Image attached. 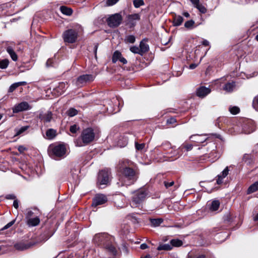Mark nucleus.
Returning a JSON list of instances; mask_svg holds the SVG:
<instances>
[{
	"instance_id": "1a4fd4ad",
	"label": "nucleus",
	"mask_w": 258,
	"mask_h": 258,
	"mask_svg": "<svg viewBox=\"0 0 258 258\" xmlns=\"http://www.w3.org/2000/svg\"><path fill=\"white\" fill-rule=\"evenodd\" d=\"M122 17L119 13H116L109 16L107 19V23L110 27H117L121 23Z\"/></svg>"
},
{
	"instance_id": "13d9d810",
	"label": "nucleus",
	"mask_w": 258,
	"mask_h": 258,
	"mask_svg": "<svg viewBox=\"0 0 258 258\" xmlns=\"http://www.w3.org/2000/svg\"><path fill=\"white\" fill-rule=\"evenodd\" d=\"M18 150L20 153H23L25 151L27 150V148L24 146L21 145L18 147Z\"/></svg>"
},
{
	"instance_id": "dca6fc26",
	"label": "nucleus",
	"mask_w": 258,
	"mask_h": 258,
	"mask_svg": "<svg viewBox=\"0 0 258 258\" xmlns=\"http://www.w3.org/2000/svg\"><path fill=\"white\" fill-rule=\"evenodd\" d=\"M34 244L31 242L26 243L24 242H19L14 244V247L18 250H24L27 249L33 246Z\"/></svg>"
},
{
	"instance_id": "f3484780",
	"label": "nucleus",
	"mask_w": 258,
	"mask_h": 258,
	"mask_svg": "<svg viewBox=\"0 0 258 258\" xmlns=\"http://www.w3.org/2000/svg\"><path fill=\"white\" fill-rule=\"evenodd\" d=\"M211 90L210 88L202 86L197 90L196 93L198 96L203 98L209 94Z\"/></svg>"
},
{
	"instance_id": "7ed1b4c3",
	"label": "nucleus",
	"mask_w": 258,
	"mask_h": 258,
	"mask_svg": "<svg viewBox=\"0 0 258 258\" xmlns=\"http://www.w3.org/2000/svg\"><path fill=\"white\" fill-rule=\"evenodd\" d=\"M149 197V191L145 188L142 187L133 192L132 196V204L135 207L139 206Z\"/></svg>"
},
{
	"instance_id": "f257e3e1",
	"label": "nucleus",
	"mask_w": 258,
	"mask_h": 258,
	"mask_svg": "<svg viewBox=\"0 0 258 258\" xmlns=\"http://www.w3.org/2000/svg\"><path fill=\"white\" fill-rule=\"evenodd\" d=\"M122 164L119 169L121 175L122 185L128 186L134 184L139 177L138 171L127 166L124 162Z\"/></svg>"
},
{
	"instance_id": "5701e85b",
	"label": "nucleus",
	"mask_w": 258,
	"mask_h": 258,
	"mask_svg": "<svg viewBox=\"0 0 258 258\" xmlns=\"http://www.w3.org/2000/svg\"><path fill=\"white\" fill-rule=\"evenodd\" d=\"M235 83L234 82H228L224 85L223 89L227 92H231L235 88Z\"/></svg>"
},
{
	"instance_id": "c85d7f7f",
	"label": "nucleus",
	"mask_w": 258,
	"mask_h": 258,
	"mask_svg": "<svg viewBox=\"0 0 258 258\" xmlns=\"http://www.w3.org/2000/svg\"><path fill=\"white\" fill-rule=\"evenodd\" d=\"M258 190V181L251 184L247 189V194H250Z\"/></svg>"
},
{
	"instance_id": "3c124183",
	"label": "nucleus",
	"mask_w": 258,
	"mask_h": 258,
	"mask_svg": "<svg viewBox=\"0 0 258 258\" xmlns=\"http://www.w3.org/2000/svg\"><path fill=\"white\" fill-rule=\"evenodd\" d=\"M15 220H12V221H11L9 223H8L7 225H6L2 228V230H5V229H7L10 228V227H11L15 223Z\"/></svg>"
},
{
	"instance_id": "72a5a7b5",
	"label": "nucleus",
	"mask_w": 258,
	"mask_h": 258,
	"mask_svg": "<svg viewBox=\"0 0 258 258\" xmlns=\"http://www.w3.org/2000/svg\"><path fill=\"white\" fill-rule=\"evenodd\" d=\"M171 245H172V248L173 247H179L183 244L182 241L178 239H173L170 241Z\"/></svg>"
},
{
	"instance_id": "4468645a",
	"label": "nucleus",
	"mask_w": 258,
	"mask_h": 258,
	"mask_svg": "<svg viewBox=\"0 0 258 258\" xmlns=\"http://www.w3.org/2000/svg\"><path fill=\"white\" fill-rule=\"evenodd\" d=\"M114 102L116 104L113 106L111 104H110V101L108 102V104L109 106H107L106 109L109 113H114L119 111L118 105L120 104L119 100L118 98H113L112 102Z\"/></svg>"
},
{
	"instance_id": "4be33fe9",
	"label": "nucleus",
	"mask_w": 258,
	"mask_h": 258,
	"mask_svg": "<svg viewBox=\"0 0 258 258\" xmlns=\"http://www.w3.org/2000/svg\"><path fill=\"white\" fill-rule=\"evenodd\" d=\"M140 19V15L139 14L129 15L127 16L128 23L132 26H135L136 25L135 21L139 20Z\"/></svg>"
},
{
	"instance_id": "bf43d9fd",
	"label": "nucleus",
	"mask_w": 258,
	"mask_h": 258,
	"mask_svg": "<svg viewBox=\"0 0 258 258\" xmlns=\"http://www.w3.org/2000/svg\"><path fill=\"white\" fill-rule=\"evenodd\" d=\"M6 198L8 200H16V196L13 194L7 195Z\"/></svg>"
},
{
	"instance_id": "423d86ee",
	"label": "nucleus",
	"mask_w": 258,
	"mask_h": 258,
	"mask_svg": "<svg viewBox=\"0 0 258 258\" xmlns=\"http://www.w3.org/2000/svg\"><path fill=\"white\" fill-rule=\"evenodd\" d=\"M110 240H114V238L105 233L96 234L93 239V241L95 244L102 247H104Z\"/></svg>"
},
{
	"instance_id": "2f4dec72",
	"label": "nucleus",
	"mask_w": 258,
	"mask_h": 258,
	"mask_svg": "<svg viewBox=\"0 0 258 258\" xmlns=\"http://www.w3.org/2000/svg\"><path fill=\"white\" fill-rule=\"evenodd\" d=\"M59 9L61 12L64 15L70 16L72 14L73 11L71 8L63 6H61Z\"/></svg>"
},
{
	"instance_id": "cd10ccee",
	"label": "nucleus",
	"mask_w": 258,
	"mask_h": 258,
	"mask_svg": "<svg viewBox=\"0 0 258 258\" xmlns=\"http://www.w3.org/2000/svg\"><path fill=\"white\" fill-rule=\"evenodd\" d=\"M242 160L247 164H250L253 162V157L251 154H245L243 156Z\"/></svg>"
},
{
	"instance_id": "69168bd1",
	"label": "nucleus",
	"mask_w": 258,
	"mask_h": 258,
	"mask_svg": "<svg viewBox=\"0 0 258 258\" xmlns=\"http://www.w3.org/2000/svg\"><path fill=\"white\" fill-rule=\"evenodd\" d=\"M148 247V245L146 243H143L140 245V248L142 249H145Z\"/></svg>"
},
{
	"instance_id": "79ce46f5",
	"label": "nucleus",
	"mask_w": 258,
	"mask_h": 258,
	"mask_svg": "<svg viewBox=\"0 0 258 258\" xmlns=\"http://www.w3.org/2000/svg\"><path fill=\"white\" fill-rule=\"evenodd\" d=\"M67 113L69 116L73 117L78 114V111L74 108H71L68 110Z\"/></svg>"
},
{
	"instance_id": "e2e57ef3",
	"label": "nucleus",
	"mask_w": 258,
	"mask_h": 258,
	"mask_svg": "<svg viewBox=\"0 0 258 258\" xmlns=\"http://www.w3.org/2000/svg\"><path fill=\"white\" fill-rule=\"evenodd\" d=\"M127 143H128V141H127V139L125 138L123 144H120V142H118V145H119V146H120L121 147H124V146H125L127 144Z\"/></svg>"
},
{
	"instance_id": "e433bc0d",
	"label": "nucleus",
	"mask_w": 258,
	"mask_h": 258,
	"mask_svg": "<svg viewBox=\"0 0 258 258\" xmlns=\"http://www.w3.org/2000/svg\"><path fill=\"white\" fill-rule=\"evenodd\" d=\"M130 50L132 52L135 54H138L142 55L140 47H139L137 46H131L130 48Z\"/></svg>"
},
{
	"instance_id": "7c9ffc66",
	"label": "nucleus",
	"mask_w": 258,
	"mask_h": 258,
	"mask_svg": "<svg viewBox=\"0 0 258 258\" xmlns=\"http://www.w3.org/2000/svg\"><path fill=\"white\" fill-rule=\"evenodd\" d=\"M150 221L152 226L157 227L163 223V220L162 218L150 219Z\"/></svg>"
},
{
	"instance_id": "4d7b16f0",
	"label": "nucleus",
	"mask_w": 258,
	"mask_h": 258,
	"mask_svg": "<svg viewBox=\"0 0 258 258\" xmlns=\"http://www.w3.org/2000/svg\"><path fill=\"white\" fill-rule=\"evenodd\" d=\"M34 213L31 211L28 210L26 214V218L28 220L29 218H31V217L33 216Z\"/></svg>"
},
{
	"instance_id": "ea45409f",
	"label": "nucleus",
	"mask_w": 258,
	"mask_h": 258,
	"mask_svg": "<svg viewBox=\"0 0 258 258\" xmlns=\"http://www.w3.org/2000/svg\"><path fill=\"white\" fill-rule=\"evenodd\" d=\"M136 41V37L134 35H130L126 36L125 38V41L127 43H134Z\"/></svg>"
},
{
	"instance_id": "37998d69",
	"label": "nucleus",
	"mask_w": 258,
	"mask_h": 258,
	"mask_svg": "<svg viewBox=\"0 0 258 258\" xmlns=\"http://www.w3.org/2000/svg\"><path fill=\"white\" fill-rule=\"evenodd\" d=\"M229 111L232 114H236L239 113L240 109L237 106L230 107L229 108Z\"/></svg>"
},
{
	"instance_id": "8fccbe9b",
	"label": "nucleus",
	"mask_w": 258,
	"mask_h": 258,
	"mask_svg": "<svg viewBox=\"0 0 258 258\" xmlns=\"http://www.w3.org/2000/svg\"><path fill=\"white\" fill-rule=\"evenodd\" d=\"M180 148H184L187 151H189L192 149V145L191 144H185L183 145Z\"/></svg>"
},
{
	"instance_id": "9b49d317",
	"label": "nucleus",
	"mask_w": 258,
	"mask_h": 258,
	"mask_svg": "<svg viewBox=\"0 0 258 258\" xmlns=\"http://www.w3.org/2000/svg\"><path fill=\"white\" fill-rule=\"evenodd\" d=\"M37 117L44 123H48L50 122L52 119V113L50 111H47L45 112L40 111Z\"/></svg>"
},
{
	"instance_id": "09e8293b",
	"label": "nucleus",
	"mask_w": 258,
	"mask_h": 258,
	"mask_svg": "<svg viewBox=\"0 0 258 258\" xmlns=\"http://www.w3.org/2000/svg\"><path fill=\"white\" fill-rule=\"evenodd\" d=\"M252 105L253 108L258 111V95L253 99Z\"/></svg>"
},
{
	"instance_id": "052dcab7",
	"label": "nucleus",
	"mask_w": 258,
	"mask_h": 258,
	"mask_svg": "<svg viewBox=\"0 0 258 258\" xmlns=\"http://www.w3.org/2000/svg\"><path fill=\"white\" fill-rule=\"evenodd\" d=\"M191 3L196 8L198 5L200 4V0H190Z\"/></svg>"
},
{
	"instance_id": "393cba45",
	"label": "nucleus",
	"mask_w": 258,
	"mask_h": 258,
	"mask_svg": "<svg viewBox=\"0 0 258 258\" xmlns=\"http://www.w3.org/2000/svg\"><path fill=\"white\" fill-rule=\"evenodd\" d=\"M183 21V18L180 15H176L173 17V25L174 26H179L181 25Z\"/></svg>"
},
{
	"instance_id": "58836bf2",
	"label": "nucleus",
	"mask_w": 258,
	"mask_h": 258,
	"mask_svg": "<svg viewBox=\"0 0 258 258\" xmlns=\"http://www.w3.org/2000/svg\"><path fill=\"white\" fill-rule=\"evenodd\" d=\"M29 128V126H23L20 128H17L16 131V136H19L23 133Z\"/></svg>"
},
{
	"instance_id": "de8ad7c7",
	"label": "nucleus",
	"mask_w": 258,
	"mask_h": 258,
	"mask_svg": "<svg viewBox=\"0 0 258 258\" xmlns=\"http://www.w3.org/2000/svg\"><path fill=\"white\" fill-rule=\"evenodd\" d=\"M145 146V144L144 143L139 144L137 142L135 143V147L137 150L141 151L142 150Z\"/></svg>"
},
{
	"instance_id": "5fc2aeb1",
	"label": "nucleus",
	"mask_w": 258,
	"mask_h": 258,
	"mask_svg": "<svg viewBox=\"0 0 258 258\" xmlns=\"http://www.w3.org/2000/svg\"><path fill=\"white\" fill-rule=\"evenodd\" d=\"M174 181H172L170 182H168L166 181H164V184L166 188H169L170 186H172L174 184Z\"/></svg>"
},
{
	"instance_id": "c756f323",
	"label": "nucleus",
	"mask_w": 258,
	"mask_h": 258,
	"mask_svg": "<svg viewBox=\"0 0 258 258\" xmlns=\"http://www.w3.org/2000/svg\"><path fill=\"white\" fill-rule=\"evenodd\" d=\"M158 250H170L172 249V245L170 242L169 243L160 244L157 247Z\"/></svg>"
},
{
	"instance_id": "6e6d98bb",
	"label": "nucleus",
	"mask_w": 258,
	"mask_h": 258,
	"mask_svg": "<svg viewBox=\"0 0 258 258\" xmlns=\"http://www.w3.org/2000/svg\"><path fill=\"white\" fill-rule=\"evenodd\" d=\"M53 60L52 59L49 58L48 59L46 62V66L47 67H50L53 66Z\"/></svg>"
},
{
	"instance_id": "bb28decb",
	"label": "nucleus",
	"mask_w": 258,
	"mask_h": 258,
	"mask_svg": "<svg viewBox=\"0 0 258 258\" xmlns=\"http://www.w3.org/2000/svg\"><path fill=\"white\" fill-rule=\"evenodd\" d=\"M46 138L49 140L53 139L56 136V130L49 128L46 132Z\"/></svg>"
},
{
	"instance_id": "a19ab883",
	"label": "nucleus",
	"mask_w": 258,
	"mask_h": 258,
	"mask_svg": "<svg viewBox=\"0 0 258 258\" xmlns=\"http://www.w3.org/2000/svg\"><path fill=\"white\" fill-rule=\"evenodd\" d=\"M195 24V22L192 20H190L185 22L184 23V27L188 29H191L193 28Z\"/></svg>"
},
{
	"instance_id": "39448f33",
	"label": "nucleus",
	"mask_w": 258,
	"mask_h": 258,
	"mask_svg": "<svg viewBox=\"0 0 258 258\" xmlns=\"http://www.w3.org/2000/svg\"><path fill=\"white\" fill-rule=\"evenodd\" d=\"M111 171L109 169H104L98 173L97 178V185L100 188H104V186L109 184L110 180Z\"/></svg>"
},
{
	"instance_id": "f704fd0d",
	"label": "nucleus",
	"mask_w": 258,
	"mask_h": 258,
	"mask_svg": "<svg viewBox=\"0 0 258 258\" xmlns=\"http://www.w3.org/2000/svg\"><path fill=\"white\" fill-rule=\"evenodd\" d=\"M26 83L25 82H20L13 84L9 88V92H13L17 88L22 85H25Z\"/></svg>"
},
{
	"instance_id": "338daca9",
	"label": "nucleus",
	"mask_w": 258,
	"mask_h": 258,
	"mask_svg": "<svg viewBox=\"0 0 258 258\" xmlns=\"http://www.w3.org/2000/svg\"><path fill=\"white\" fill-rule=\"evenodd\" d=\"M202 44L204 46H209L210 44L209 42L207 40H204L202 42Z\"/></svg>"
},
{
	"instance_id": "6e6552de",
	"label": "nucleus",
	"mask_w": 258,
	"mask_h": 258,
	"mask_svg": "<svg viewBox=\"0 0 258 258\" xmlns=\"http://www.w3.org/2000/svg\"><path fill=\"white\" fill-rule=\"evenodd\" d=\"M95 76L92 74H84L78 77L75 82L76 85L82 87L86 84L94 81Z\"/></svg>"
},
{
	"instance_id": "f8f14e48",
	"label": "nucleus",
	"mask_w": 258,
	"mask_h": 258,
	"mask_svg": "<svg viewBox=\"0 0 258 258\" xmlns=\"http://www.w3.org/2000/svg\"><path fill=\"white\" fill-rule=\"evenodd\" d=\"M31 107L29 105L28 102L23 101L16 104L13 108V111L14 113H16L19 112L30 110Z\"/></svg>"
},
{
	"instance_id": "ddd939ff",
	"label": "nucleus",
	"mask_w": 258,
	"mask_h": 258,
	"mask_svg": "<svg viewBox=\"0 0 258 258\" xmlns=\"http://www.w3.org/2000/svg\"><path fill=\"white\" fill-rule=\"evenodd\" d=\"M161 147H162L163 150L164 151H167L168 149H172L173 150H175V147L174 146H172L170 143L168 141H165L162 143V145H161ZM167 154H169L171 155V157H176V158L179 157V155H178V151L174 150V152L168 153L167 152Z\"/></svg>"
},
{
	"instance_id": "0eeeda50",
	"label": "nucleus",
	"mask_w": 258,
	"mask_h": 258,
	"mask_svg": "<svg viewBox=\"0 0 258 258\" xmlns=\"http://www.w3.org/2000/svg\"><path fill=\"white\" fill-rule=\"evenodd\" d=\"M78 36V31L74 29H70L65 31L62 34V37L65 42L69 43H75Z\"/></svg>"
},
{
	"instance_id": "f03ea898",
	"label": "nucleus",
	"mask_w": 258,
	"mask_h": 258,
	"mask_svg": "<svg viewBox=\"0 0 258 258\" xmlns=\"http://www.w3.org/2000/svg\"><path fill=\"white\" fill-rule=\"evenodd\" d=\"M67 149L64 145H51L48 149L49 156L56 160L64 158L66 156Z\"/></svg>"
},
{
	"instance_id": "c9c22d12",
	"label": "nucleus",
	"mask_w": 258,
	"mask_h": 258,
	"mask_svg": "<svg viewBox=\"0 0 258 258\" xmlns=\"http://www.w3.org/2000/svg\"><path fill=\"white\" fill-rule=\"evenodd\" d=\"M122 56L121 52L118 51H115L112 56V61L113 63L116 62L117 61L119 60L120 58Z\"/></svg>"
},
{
	"instance_id": "4c0bfd02",
	"label": "nucleus",
	"mask_w": 258,
	"mask_h": 258,
	"mask_svg": "<svg viewBox=\"0 0 258 258\" xmlns=\"http://www.w3.org/2000/svg\"><path fill=\"white\" fill-rule=\"evenodd\" d=\"M9 64V61L7 59L0 60V68L2 69H6Z\"/></svg>"
},
{
	"instance_id": "49530a36",
	"label": "nucleus",
	"mask_w": 258,
	"mask_h": 258,
	"mask_svg": "<svg viewBox=\"0 0 258 258\" xmlns=\"http://www.w3.org/2000/svg\"><path fill=\"white\" fill-rule=\"evenodd\" d=\"M197 9L199 10V11L203 14H205L207 12L206 8L202 5L199 4L196 7Z\"/></svg>"
},
{
	"instance_id": "2eb2a0df",
	"label": "nucleus",
	"mask_w": 258,
	"mask_h": 258,
	"mask_svg": "<svg viewBox=\"0 0 258 258\" xmlns=\"http://www.w3.org/2000/svg\"><path fill=\"white\" fill-rule=\"evenodd\" d=\"M113 240H110L103 247L108 251L110 255L115 256L117 254V250L116 248L113 244Z\"/></svg>"
},
{
	"instance_id": "412c9836",
	"label": "nucleus",
	"mask_w": 258,
	"mask_h": 258,
	"mask_svg": "<svg viewBox=\"0 0 258 258\" xmlns=\"http://www.w3.org/2000/svg\"><path fill=\"white\" fill-rule=\"evenodd\" d=\"M229 168L228 167H226L221 172V174L217 175V179L216 182L218 184H221L223 183V179L224 178L226 177L228 173H229Z\"/></svg>"
},
{
	"instance_id": "473e14b6",
	"label": "nucleus",
	"mask_w": 258,
	"mask_h": 258,
	"mask_svg": "<svg viewBox=\"0 0 258 258\" xmlns=\"http://www.w3.org/2000/svg\"><path fill=\"white\" fill-rule=\"evenodd\" d=\"M220 202L218 200H214L211 203L210 210L211 211H216L218 210L220 206Z\"/></svg>"
},
{
	"instance_id": "774afa93",
	"label": "nucleus",
	"mask_w": 258,
	"mask_h": 258,
	"mask_svg": "<svg viewBox=\"0 0 258 258\" xmlns=\"http://www.w3.org/2000/svg\"><path fill=\"white\" fill-rule=\"evenodd\" d=\"M197 64L196 63H191L189 65V68L191 70L195 69L197 67Z\"/></svg>"
},
{
	"instance_id": "a18cd8bd",
	"label": "nucleus",
	"mask_w": 258,
	"mask_h": 258,
	"mask_svg": "<svg viewBox=\"0 0 258 258\" xmlns=\"http://www.w3.org/2000/svg\"><path fill=\"white\" fill-rule=\"evenodd\" d=\"M79 129L80 127L78 125L74 124L70 126V131L73 134H75Z\"/></svg>"
},
{
	"instance_id": "20e7f679",
	"label": "nucleus",
	"mask_w": 258,
	"mask_h": 258,
	"mask_svg": "<svg viewBox=\"0 0 258 258\" xmlns=\"http://www.w3.org/2000/svg\"><path fill=\"white\" fill-rule=\"evenodd\" d=\"M81 138L82 142H77V145L78 146L82 147L89 144L95 139L94 130L91 127L84 129L82 132Z\"/></svg>"
},
{
	"instance_id": "6ab92c4d",
	"label": "nucleus",
	"mask_w": 258,
	"mask_h": 258,
	"mask_svg": "<svg viewBox=\"0 0 258 258\" xmlns=\"http://www.w3.org/2000/svg\"><path fill=\"white\" fill-rule=\"evenodd\" d=\"M148 41V39L147 38H144L140 43V48L142 55L149 50V46L147 43Z\"/></svg>"
},
{
	"instance_id": "0e129e2a",
	"label": "nucleus",
	"mask_w": 258,
	"mask_h": 258,
	"mask_svg": "<svg viewBox=\"0 0 258 258\" xmlns=\"http://www.w3.org/2000/svg\"><path fill=\"white\" fill-rule=\"evenodd\" d=\"M119 61L120 62H121V63H122V64H126L127 63L126 59L125 58L123 57L122 56H121L120 58V59Z\"/></svg>"
},
{
	"instance_id": "c03bdc74",
	"label": "nucleus",
	"mask_w": 258,
	"mask_h": 258,
	"mask_svg": "<svg viewBox=\"0 0 258 258\" xmlns=\"http://www.w3.org/2000/svg\"><path fill=\"white\" fill-rule=\"evenodd\" d=\"M133 4L135 8H138L143 6L144 5V2L143 0H134Z\"/></svg>"
},
{
	"instance_id": "a878e982",
	"label": "nucleus",
	"mask_w": 258,
	"mask_h": 258,
	"mask_svg": "<svg viewBox=\"0 0 258 258\" xmlns=\"http://www.w3.org/2000/svg\"><path fill=\"white\" fill-rule=\"evenodd\" d=\"M40 223V219L38 217L33 218H29L27 220V223L29 226H35Z\"/></svg>"
},
{
	"instance_id": "b1692460",
	"label": "nucleus",
	"mask_w": 258,
	"mask_h": 258,
	"mask_svg": "<svg viewBox=\"0 0 258 258\" xmlns=\"http://www.w3.org/2000/svg\"><path fill=\"white\" fill-rule=\"evenodd\" d=\"M6 50L13 60L17 61L18 59V56L17 54L15 53L13 48L12 46H9L7 47Z\"/></svg>"
},
{
	"instance_id": "aec40b11",
	"label": "nucleus",
	"mask_w": 258,
	"mask_h": 258,
	"mask_svg": "<svg viewBox=\"0 0 258 258\" xmlns=\"http://www.w3.org/2000/svg\"><path fill=\"white\" fill-rule=\"evenodd\" d=\"M190 139L191 141L199 144L205 142L207 139V138H206L205 136L200 135H192L190 137Z\"/></svg>"
},
{
	"instance_id": "680f3d73",
	"label": "nucleus",
	"mask_w": 258,
	"mask_h": 258,
	"mask_svg": "<svg viewBox=\"0 0 258 258\" xmlns=\"http://www.w3.org/2000/svg\"><path fill=\"white\" fill-rule=\"evenodd\" d=\"M19 202L18 200L16 199L14 201L13 206L16 209H17L19 208Z\"/></svg>"
},
{
	"instance_id": "864d4df0",
	"label": "nucleus",
	"mask_w": 258,
	"mask_h": 258,
	"mask_svg": "<svg viewBox=\"0 0 258 258\" xmlns=\"http://www.w3.org/2000/svg\"><path fill=\"white\" fill-rule=\"evenodd\" d=\"M167 123L169 124H173L176 122V119L174 117H170L167 119Z\"/></svg>"
},
{
	"instance_id": "603ef678",
	"label": "nucleus",
	"mask_w": 258,
	"mask_h": 258,
	"mask_svg": "<svg viewBox=\"0 0 258 258\" xmlns=\"http://www.w3.org/2000/svg\"><path fill=\"white\" fill-rule=\"evenodd\" d=\"M119 0H107L106 5L108 6H113Z\"/></svg>"
},
{
	"instance_id": "a211bd4d",
	"label": "nucleus",
	"mask_w": 258,
	"mask_h": 258,
	"mask_svg": "<svg viewBox=\"0 0 258 258\" xmlns=\"http://www.w3.org/2000/svg\"><path fill=\"white\" fill-rule=\"evenodd\" d=\"M68 87L67 82H60L58 86L55 88V90L57 92L58 95H60L65 92Z\"/></svg>"
},
{
	"instance_id": "9d476101",
	"label": "nucleus",
	"mask_w": 258,
	"mask_h": 258,
	"mask_svg": "<svg viewBox=\"0 0 258 258\" xmlns=\"http://www.w3.org/2000/svg\"><path fill=\"white\" fill-rule=\"evenodd\" d=\"M107 201V198L106 196L103 194H97L93 199L92 206L97 207L105 204Z\"/></svg>"
}]
</instances>
